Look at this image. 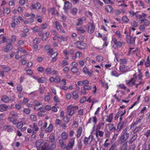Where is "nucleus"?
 Returning <instances> with one entry per match:
<instances>
[{"instance_id":"45","label":"nucleus","mask_w":150,"mask_h":150,"mask_svg":"<svg viewBox=\"0 0 150 150\" xmlns=\"http://www.w3.org/2000/svg\"><path fill=\"white\" fill-rule=\"evenodd\" d=\"M77 9L75 8H74L72 9L71 10V13L73 15H75L77 13Z\"/></svg>"},{"instance_id":"29","label":"nucleus","mask_w":150,"mask_h":150,"mask_svg":"<svg viewBox=\"0 0 150 150\" xmlns=\"http://www.w3.org/2000/svg\"><path fill=\"white\" fill-rule=\"evenodd\" d=\"M49 140L51 142H53L55 141V137L53 134H51L49 137Z\"/></svg>"},{"instance_id":"42","label":"nucleus","mask_w":150,"mask_h":150,"mask_svg":"<svg viewBox=\"0 0 150 150\" xmlns=\"http://www.w3.org/2000/svg\"><path fill=\"white\" fill-rule=\"evenodd\" d=\"M96 59L99 62H102L103 60V57L100 56H98L96 57Z\"/></svg>"},{"instance_id":"9","label":"nucleus","mask_w":150,"mask_h":150,"mask_svg":"<svg viewBox=\"0 0 150 150\" xmlns=\"http://www.w3.org/2000/svg\"><path fill=\"white\" fill-rule=\"evenodd\" d=\"M72 6V4L69 2H65L64 3V9L65 11L68 9L70 8Z\"/></svg>"},{"instance_id":"34","label":"nucleus","mask_w":150,"mask_h":150,"mask_svg":"<svg viewBox=\"0 0 150 150\" xmlns=\"http://www.w3.org/2000/svg\"><path fill=\"white\" fill-rule=\"evenodd\" d=\"M79 97V96L76 91L74 92L73 93V98L74 99H77Z\"/></svg>"},{"instance_id":"2","label":"nucleus","mask_w":150,"mask_h":150,"mask_svg":"<svg viewBox=\"0 0 150 150\" xmlns=\"http://www.w3.org/2000/svg\"><path fill=\"white\" fill-rule=\"evenodd\" d=\"M129 137V133L127 132H123L122 133L120 138L119 141L120 143H122L127 140Z\"/></svg>"},{"instance_id":"26","label":"nucleus","mask_w":150,"mask_h":150,"mask_svg":"<svg viewBox=\"0 0 150 150\" xmlns=\"http://www.w3.org/2000/svg\"><path fill=\"white\" fill-rule=\"evenodd\" d=\"M104 123L103 122H100L99 123L98 125H97L96 130H98V129H100L101 127L103 126Z\"/></svg>"},{"instance_id":"59","label":"nucleus","mask_w":150,"mask_h":150,"mask_svg":"<svg viewBox=\"0 0 150 150\" xmlns=\"http://www.w3.org/2000/svg\"><path fill=\"white\" fill-rule=\"evenodd\" d=\"M135 147V144H133L131 145L129 148L128 150H134Z\"/></svg>"},{"instance_id":"50","label":"nucleus","mask_w":150,"mask_h":150,"mask_svg":"<svg viewBox=\"0 0 150 150\" xmlns=\"http://www.w3.org/2000/svg\"><path fill=\"white\" fill-rule=\"evenodd\" d=\"M86 100V98L85 96H84L80 100V102L81 103H82L84 102Z\"/></svg>"},{"instance_id":"11","label":"nucleus","mask_w":150,"mask_h":150,"mask_svg":"<svg viewBox=\"0 0 150 150\" xmlns=\"http://www.w3.org/2000/svg\"><path fill=\"white\" fill-rule=\"evenodd\" d=\"M31 7L33 9H39L40 8L41 5L39 3L37 2L35 4H32Z\"/></svg>"},{"instance_id":"5","label":"nucleus","mask_w":150,"mask_h":150,"mask_svg":"<svg viewBox=\"0 0 150 150\" xmlns=\"http://www.w3.org/2000/svg\"><path fill=\"white\" fill-rule=\"evenodd\" d=\"M75 143V138H72L70 139L69 141L67 146L72 148Z\"/></svg>"},{"instance_id":"61","label":"nucleus","mask_w":150,"mask_h":150,"mask_svg":"<svg viewBox=\"0 0 150 150\" xmlns=\"http://www.w3.org/2000/svg\"><path fill=\"white\" fill-rule=\"evenodd\" d=\"M4 12L5 13L7 14H9L10 13V11H11L10 9L9 8H6L5 10L4 9Z\"/></svg>"},{"instance_id":"23","label":"nucleus","mask_w":150,"mask_h":150,"mask_svg":"<svg viewBox=\"0 0 150 150\" xmlns=\"http://www.w3.org/2000/svg\"><path fill=\"white\" fill-rule=\"evenodd\" d=\"M53 125L52 124H50L48 127L46 129L45 131L47 132H51L52 130Z\"/></svg>"},{"instance_id":"10","label":"nucleus","mask_w":150,"mask_h":150,"mask_svg":"<svg viewBox=\"0 0 150 150\" xmlns=\"http://www.w3.org/2000/svg\"><path fill=\"white\" fill-rule=\"evenodd\" d=\"M8 106L6 104H1L0 105V111L1 112L6 111Z\"/></svg>"},{"instance_id":"43","label":"nucleus","mask_w":150,"mask_h":150,"mask_svg":"<svg viewBox=\"0 0 150 150\" xmlns=\"http://www.w3.org/2000/svg\"><path fill=\"white\" fill-rule=\"evenodd\" d=\"M112 76H115L116 77H118L120 75L119 74L115 71H113L112 72Z\"/></svg>"},{"instance_id":"52","label":"nucleus","mask_w":150,"mask_h":150,"mask_svg":"<svg viewBox=\"0 0 150 150\" xmlns=\"http://www.w3.org/2000/svg\"><path fill=\"white\" fill-rule=\"evenodd\" d=\"M122 43L121 42L118 41L117 42V43L116 44V45H115V47H121L122 46Z\"/></svg>"},{"instance_id":"56","label":"nucleus","mask_w":150,"mask_h":150,"mask_svg":"<svg viewBox=\"0 0 150 150\" xmlns=\"http://www.w3.org/2000/svg\"><path fill=\"white\" fill-rule=\"evenodd\" d=\"M49 11L51 13V14L53 15L54 14V10L53 8H51L49 9Z\"/></svg>"},{"instance_id":"62","label":"nucleus","mask_w":150,"mask_h":150,"mask_svg":"<svg viewBox=\"0 0 150 150\" xmlns=\"http://www.w3.org/2000/svg\"><path fill=\"white\" fill-rule=\"evenodd\" d=\"M54 80L55 82L56 83H58L60 81V79L59 77L58 76L56 77L55 79H54Z\"/></svg>"},{"instance_id":"21","label":"nucleus","mask_w":150,"mask_h":150,"mask_svg":"<svg viewBox=\"0 0 150 150\" xmlns=\"http://www.w3.org/2000/svg\"><path fill=\"white\" fill-rule=\"evenodd\" d=\"M82 132V128L81 127H79L77 132L76 137L77 138H79L81 136Z\"/></svg>"},{"instance_id":"33","label":"nucleus","mask_w":150,"mask_h":150,"mask_svg":"<svg viewBox=\"0 0 150 150\" xmlns=\"http://www.w3.org/2000/svg\"><path fill=\"white\" fill-rule=\"evenodd\" d=\"M62 138L64 140H66L67 138V134L65 132H64L62 134Z\"/></svg>"},{"instance_id":"47","label":"nucleus","mask_w":150,"mask_h":150,"mask_svg":"<svg viewBox=\"0 0 150 150\" xmlns=\"http://www.w3.org/2000/svg\"><path fill=\"white\" fill-rule=\"evenodd\" d=\"M109 126V129L110 131L112 130L114 128V124H109L108 125Z\"/></svg>"},{"instance_id":"54","label":"nucleus","mask_w":150,"mask_h":150,"mask_svg":"<svg viewBox=\"0 0 150 150\" xmlns=\"http://www.w3.org/2000/svg\"><path fill=\"white\" fill-rule=\"evenodd\" d=\"M44 78H39L38 79V82L40 83H44L45 82V81L44 80Z\"/></svg>"},{"instance_id":"18","label":"nucleus","mask_w":150,"mask_h":150,"mask_svg":"<svg viewBox=\"0 0 150 150\" xmlns=\"http://www.w3.org/2000/svg\"><path fill=\"white\" fill-rule=\"evenodd\" d=\"M96 135L97 137L98 136V135H99V136H100V137H102L103 136L104 134V132L103 131H100L99 129H98V130H97H97H96Z\"/></svg>"},{"instance_id":"48","label":"nucleus","mask_w":150,"mask_h":150,"mask_svg":"<svg viewBox=\"0 0 150 150\" xmlns=\"http://www.w3.org/2000/svg\"><path fill=\"white\" fill-rule=\"evenodd\" d=\"M16 88L17 91H21L23 89L22 87L21 86L20 84H19L18 85Z\"/></svg>"},{"instance_id":"40","label":"nucleus","mask_w":150,"mask_h":150,"mask_svg":"<svg viewBox=\"0 0 150 150\" xmlns=\"http://www.w3.org/2000/svg\"><path fill=\"white\" fill-rule=\"evenodd\" d=\"M30 119L31 120L35 121L36 120L37 117L34 115H32L30 116Z\"/></svg>"},{"instance_id":"31","label":"nucleus","mask_w":150,"mask_h":150,"mask_svg":"<svg viewBox=\"0 0 150 150\" xmlns=\"http://www.w3.org/2000/svg\"><path fill=\"white\" fill-rule=\"evenodd\" d=\"M132 38V37L130 35L127 36V42L128 43H131L132 42L131 39Z\"/></svg>"},{"instance_id":"37","label":"nucleus","mask_w":150,"mask_h":150,"mask_svg":"<svg viewBox=\"0 0 150 150\" xmlns=\"http://www.w3.org/2000/svg\"><path fill=\"white\" fill-rule=\"evenodd\" d=\"M42 140L38 141L36 143V147L40 146L41 144L42 143Z\"/></svg>"},{"instance_id":"1","label":"nucleus","mask_w":150,"mask_h":150,"mask_svg":"<svg viewBox=\"0 0 150 150\" xmlns=\"http://www.w3.org/2000/svg\"><path fill=\"white\" fill-rule=\"evenodd\" d=\"M75 45L77 47L81 50H85L87 47L86 44L80 41H78L75 43Z\"/></svg>"},{"instance_id":"16","label":"nucleus","mask_w":150,"mask_h":150,"mask_svg":"<svg viewBox=\"0 0 150 150\" xmlns=\"http://www.w3.org/2000/svg\"><path fill=\"white\" fill-rule=\"evenodd\" d=\"M50 148V146L48 145L47 143L44 144L41 147V150H47L49 149Z\"/></svg>"},{"instance_id":"13","label":"nucleus","mask_w":150,"mask_h":150,"mask_svg":"<svg viewBox=\"0 0 150 150\" xmlns=\"http://www.w3.org/2000/svg\"><path fill=\"white\" fill-rule=\"evenodd\" d=\"M105 9L106 11L109 13H111L113 11L112 6L110 5H108Z\"/></svg>"},{"instance_id":"30","label":"nucleus","mask_w":150,"mask_h":150,"mask_svg":"<svg viewBox=\"0 0 150 150\" xmlns=\"http://www.w3.org/2000/svg\"><path fill=\"white\" fill-rule=\"evenodd\" d=\"M127 62V61L126 59H120V64L121 65H124Z\"/></svg>"},{"instance_id":"51","label":"nucleus","mask_w":150,"mask_h":150,"mask_svg":"<svg viewBox=\"0 0 150 150\" xmlns=\"http://www.w3.org/2000/svg\"><path fill=\"white\" fill-rule=\"evenodd\" d=\"M33 29L35 32H37L40 30V28L37 27H36L33 28Z\"/></svg>"},{"instance_id":"46","label":"nucleus","mask_w":150,"mask_h":150,"mask_svg":"<svg viewBox=\"0 0 150 150\" xmlns=\"http://www.w3.org/2000/svg\"><path fill=\"white\" fill-rule=\"evenodd\" d=\"M24 112L26 114H29L30 113V111L28 108H25L24 110Z\"/></svg>"},{"instance_id":"14","label":"nucleus","mask_w":150,"mask_h":150,"mask_svg":"<svg viewBox=\"0 0 150 150\" xmlns=\"http://www.w3.org/2000/svg\"><path fill=\"white\" fill-rule=\"evenodd\" d=\"M71 70L72 72L75 73L77 75L80 74V72L78 71V69L76 67H72Z\"/></svg>"},{"instance_id":"8","label":"nucleus","mask_w":150,"mask_h":150,"mask_svg":"<svg viewBox=\"0 0 150 150\" xmlns=\"http://www.w3.org/2000/svg\"><path fill=\"white\" fill-rule=\"evenodd\" d=\"M13 48V46L11 44H8L6 46V48L4 49V51L6 52H7L9 50H12Z\"/></svg>"},{"instance_id":"36","label":"nucleus","mask_w":150,"mask_h":150,"mask_svg":"<svg viewBox=\"0 0 150 150\" xmlns=\"http://www.w3.org/2000/svg\"><path fill=\"white\" fill-rule=\"evenodd\" d=\"M74 113V110L73 109H71V110L67 111V114L68 115L71 116Z\"/></svg>"},{"instance_id":"41","label":"nucleus","mask_w":150,"mask_h":150,"mask_svg":"<svg viewBox=\"0 0 150 150\" xmlns=\"http://www.w3.org/2000/svg\"><path fill=\"white\" fill-rule=\"evenodd\" d=\"M63 120L65 123H67L69 121V118L67 116H66L64 117Z\"/></svg>"},{"instance_id":"7","label":"nucleus","mask_w":150,"mask_h":150,"mask_svg":"<svg viewBox=\"0 0 150 150\" xmlns=\"http://www.w3.org/2000/svg\"><path fill=\"white\" fill-rule=\"evenodd\" d=\"M126 110H125L124 112L121 110L119 111L116 114L115 118V119H117L119 117H122L125 113Z\"/></svg>"},{"instance_id":"63","label":"nucleus","mask_w":150,"mask_h":150,"mask_svg":"<svg viewBox=\"0 0 150 150\" xmlns=\"http://www.w3.org/2000/svg\"><path fill=\"white\" fill-rule=\"evenodd\" d=\"M23 41L22 40H19L17 42V44L19 46L21 45L24 44Z\"/></svg>"},{"instance_id":"55","label":"nucleus","mask_w":150,"mask_h":150,"mask_svg":"<svg viewBox=\"0 0 150 150\" xmlns=\"http://www.w3.org/2000/svg\"><path fill=\"white\" fill-rule=\"evenodd\" d=\"M3 68L4 71L6 72H8L11 70L10 68L8 67H5Z\"/></svg>"},{"instance_id":"17","label":"nucleus","mask_w":150,"mask_h":150,"mask_svg":"<svg viewBox=\"0 0 150 150\" xmlns=\"http://www.w3.org/2000/svg\"><path fill=\"white\" fill-rule=\"evenodd\" d=\"M33 126V133H36L37 131L38 130V128L37 127V124L35 123H34Z\"/></svg>"},{"instance_id":"6","label":"nucleus","mask_w":150,"mask_h":150,"mask_svg":"<svg viewBox=\"0 0 150 150\" xmlns=\"http://www.w3.org/2000/svg\"><path fill=\"white\" fill-rule=\"evenodd\" d=\"M3 129L8 132H12L13 131V127L10 125H5L3 127Z\"/></svg>"},{"instance_id":"19","label":"nucleus","mask_w":150,"mask_h":150,"mask_svg":"<svg viewBox=\"0 0 150 150\" xmlns=\"http://www.w3.org/2000/svg\"><path fill=\"white\" fill-rule=\"evenodd\" d=\"M113 116V114L112 113L110 114L108 116H107L106 121L109 122H111L112 121Z\"/></svg>"},{"instance_id":"35","label":"nucleus","mask_w":150,"mask_h":150,"mask_svg":"<svg viewBox=\"0 0 150 150\" xmlns=\"http://www.w3.org/2000/svg\"><path fill=\"white\" fill-rule=\"evenodd\" d=\"M23 125V122L22 121L18 122L17 125V127L18 129H20Z\"/></svg>"},{"instance_id":"57","label":"nucleus","mask_w":150,"mask_h":150,"mask_svg":"<svg viewBox=\"0 0 150 150\" xmlns=\"http://www.w3.org/2000/svg\"><path fill=\"white\" fill-rule=\"evenodd\" d=\"M131 24L132 26L134 27H136L137 26V23L135 21H133L132 22Z\"/></svg>"},{"instance_id":"49","label":"nucleus","mask_w":150,"mask_h":150,"mask_svg":"<svg viewBox=\"0 0 150 150\" xmlns=\"http://www.w3.org/2000/svg\"><path fill=\"white\" fill-rule=\"evenodd\" d=\"M122 20L124 22H125L126 23L128 22L129 21L128 18L127 17L125 16H123L122 17Z\"/></svg>"},{"instance_id":"25","label":"nucleus","mask_w":150,"mask_h":150,"mask_svg":"<svg viewBox=\"0 0 150 150\" xmlns=\"http://www.w3.org/2000/svg\"><path fill=\"white\" fill-rule=\"evenodd\" d=\"M141 23L144 22V24L145 26H147L149 24V21L146 19H143L141 21Z\"/></svg>"},{"instance_id":"44","label":"nucleus","mask_w":150,"mask_h":150,"mask_svg":"<svg viewBox=\"0 0 150 150\" xmlns=\"http://www.w3.org/2000/svg\"><path fill=\"white\" fill-rule=\"evenodd\" d=\"M45 89V87L44 86L40 87L39 89V91L40 94L43 93Z\"/></svg>"},{"instance_id":"22","label":"nucleus","mask_w":150,"mask_h":150,"mask_svg":"<svg viewBox=\"0 0 150 150\" xmlns=\"http://www.w3.org/2000/svg\"><path fill=\"white\" fill-rule=\"evenodd\" d=\"M1 100L3 101L6 103L9 100V98L7 96L4 95L2 97Z\"/></svg>"},{"instance_id":"12","label":"nucleus","mask_w":150,"mask_h":150,"mask_svg":"<svg viewBox=\"0 0 150 150\" xmlns=\"http://www.w3.org/2000/svg\"><path fill=\"white\" fill-rule=\"evenodd\" d=\"M124 124L123 121L120 122L118 124L117 128L116 129L117 132H119L122 128Z\"/></svg>"},{"instance_id":"39","label":"nucleus","mask_w":150,"mask_h":150,"mask_svg":"<svg viewBox=\"0 0 150 150\" xmlns=\"http://www.w3.org/2000/svg\"><path fill=\"white\" fill-rule=\"evenodd\" d=\"M55 123L56 124L58 125L61 127L62 126V121L60 120L59 119H57L56 120Z\"/></svg>"},{"instance_id":"3","label":"nucleus","mask_w":150,"mask_h":150,"mask_svg":"<svg viewBox=\"0 0 150 150\" xmlns=\"http://www.w3.org/2000/svg\"><path fill=\"white\" fill-rule=\"evenodd\" d=\"M119 69L120 71L126 72L130 69V68L127 66L122 65L120 66Z\"/></svg>"},{"instance_id":"4","label":"nucleus","mask_w":150,"mask_h":150,"mask_svg":"<svg viewBox=\"0 0 150 150\" xmlns=\"http://www.w3.org/2000/svg\"><path fill=\"white\" fill-rule=\"evenodd\" d=\"M95 26L93 23L90 24L88 26V32L89 33H93L94 30Z\"/></svg>"},{"instance_id":"15","label":"nucleus","mask_w":150,"mask_h":150,"mask_svg":"<svg viewBox=\"0 0 150 150\" xmlns=\"http://www.w3.org/2000/svg\"><path fill=\"white\" fill-rule=\"evenodd\" d=\"M137 134H136L134 135L131 138L129 141V144L132 143L133 142L135 141L137 139Z\"/></svg>"},{"instance_id":"38","label":"nucleus","mask_w":150,"mask_h":150,"mask_svg":"<svg viewBox=\"0 0 150 150\" xmlns=\"http://www.w3.org/2000/svg\"><path fill=\"white\" fill-rule=\"evenodd\" d=\"M40 42V39L38 38H35L33 40V42L34 44H37Z\"/></svg>"},{"instance_id":"64","label":"nucleus","mask_w":150,"mask_h":150,"mask_svg":"<svg viewBox=\"0 0 150 150\" xmlns=\"http://www.w3.org/2000/svg\"><path fill=\"white\" fill-rule=\"evenodd\" d=\"M144 135L147 137L150 136V129L147 131L146 132H145L144 134Z\"/></svg>"},{"instance_id":"53","label":"nucleus","mask_w":150,"mask_h":150,"mask_svg":"<svg viewBox=\"0 0 150 150\" xmlns=\"http://www.w3.org/2000/svg\"><path fill=\"white\" fill-rule=\"evenodd\" d=\"M83 88L85 89L86 90H88L91 88V87L90 86L87 85H84L83 86Z\"/></svg>"},{"instance_id":"28","label":"nucleus","mask_w":150,"mask_h":150,"mask_svg":"<svg viewBox=\"0 0 150 150\" xmlns=\"http://www.w3.org/2000/svg\"><path fill=\"white\" fill-rule=\"evenodd\" d=\"M89 138L85 137L84 139L83 140V142L85 145H86L88 144L89 142Z\"/></svg>"},{"instance_id":"24","label":"nucleus","mask_w":150,"mask_h":150,"mask_svg":"<svg viewBox=\"0 0 150 150\" xmlns=\"http://www.w3.org/2000/svg\"><path fill=\"white\" fill-rule=\"evenodd\" d=\"M55 25L57 30L61 29L62 27V26L57 21L55 22Z\"/></svg>"},{"instance_id":"32","label":"nucleus","mask_w":150,"mask_h":150,"mask_svg":"<svg viewBox=\"0 0 150 150\" xmlns=\"http://www.w3.org/2000/svg\"><path fill=\"white\" fill-rule=\"evenodd\" d=\"M127 146V142H125L123 144L120 150H127V148L126 147Z\"/></svg>"},{"instance_id":"20","label":"nucleus","mask_w":150,"mask_h":150,"mask_svg":"<svg viewBox=\"0 0 150 150\" xmlns=\"http://www.w3.org/2000/svg\"><path fill=\"white\" fill-rule=\"evenodd\" d=\"M59 143L60 145L61 146V147L63 149H65L66 146V144H64L63 140L62 139H59Z\"/></svg>"},{"instance_id":"27","label":"nucleus","mask_w":150,"mask_h":150,"mask_svg":"<svg viewBox=\"0 0 150 150\" xmlns=\"http://www.w3.org/2000/svg\"><path fill=\"white\" fill-rule=\"evenodd\" d=\"M77 30L79 33H83L85 31L82 27H79L77 28Z\"/></svg>"},{"instance_id":"60","label":"nucleus","mask_w":150,"mask_h":150,"mask_svg":"<svg viewBox=\"0 0 150 150\" xmlns=\"http://www.w3.org/2000/svg\"><path fill=\"white\" fill-rule=\"evenodd\" d=\"M76 56H78L79 58L82 57V54L80 52H77L76 53Z\"/></svg>"},{"instance_id":"58","label":"nucleus","mask_w":150,"mask_h":150,"mask_svg":"<svg viewBox=\"0 0 150 150\" xmlns=\"http://www.w3.org/2000/svg\"><path fill=\"white\" fill-rule=\"evenodd\" d=\"M58 55V53L57 52H55L53 54H51L50 57L51 58H54L55 57H57Z\"/></svg>"}]
</instances>
